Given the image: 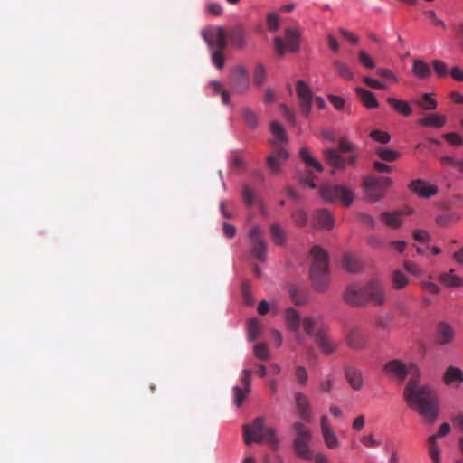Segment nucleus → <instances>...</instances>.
Wrapping results in <instances>:
<instances>
[{"label": "nucleus", "instance_id": "f3484780", "mask_svg": "<svg viewBox=\"0 0 463 463\" xmlns=\"http://www.w3.org/2000/svg\"><path fill=\"white\" fill-rule=\"evenodd\" d=\"M364 294L367 297V302L381 306L385 302V290L383 285L376 281L371 280L364 287Z\"/></svg>", "mask_w": 463, "mask_h": 463}, {"label": "nucleus", "instance_id": "6ab92c4d", "mask_svg": "<svg viewBox=\"0 0 463 463\" xmlns=\"http://www.w3.org/2000/svg\"><path fill=\"white\" fill-rule=\"evenodd\" d=\"M410 188L412 192L423 198H430L438 192L435 185H430L422 179H416L412 181L410 184Z\"/></svg>", "mask_w": 463, "mask_h": 463}, {"label": "nucleus", "instance_id": "aec40b11", "mask_svg": "<svg viewBox=\"0 0 463 463\" xmlns=\"http://www.w3.org/2000/svg\"><path fill=\"white\" fill-rule=\"evenodd\" d=\"M313 224L320 229L331 230L334 227L335 221L327 210L319 209L314 213Z\"/></svg>", "mask_w": 463, "mask_h": 463}, {"label": "nucleus", "instance_id": "c03bdc74", "mask_svg": "<svg viewBox=\"0 0 463 463\" xmlns=\"http://www.w3.org/2000/svg\"><path fill=\"white\" fill-rule=\"evenodd\" d=\"M242 117L248 127L251 128H256L258 127V117L250 109H243Z\"/></svg>", "mask_w": 463, "mask_h": 463}, {"label": "nucleus", "instance_id": "c756f323", "mask_svg": "<svg viewBox=\"0 0 463 463\" xmlns=\"http://www.w3.org/2000/svg\"><path fill=\"white\" fill-rule=\"evenodd\" d=\"M364 187L365 190V196L370 202H377L384 196L385 190L376 186L373 184H367L366 178L364 180Z\"/></svg>", "mask_w": 463, "mask_h": 463}, {"label": "nucleus", "instance_id": "58836bf2", "mask_svg": "<svg viewBox=\"0 0 463 463\" xmlns=\"http://www.w3.org/2000/svg\"><path fill=\"white\" fill-rule=\"evenodd\" d=\"M416 104L424 110H434L438 106L437 101L431 97L430 93H424L421 99L416 101Z\"/></svg>", "mask_w": 463, "mask_h": 463}, {"label": "nucleus", "instance_id": "9d476101", "mask_svg": "<svg viewBox=\"0 0 463 463\" xmlns=\"http://www.w3.org/2000/svg\"><path fill=\"white\" fill-rule=\"evenodd\" d=\"M202 36L209 48L226 49L228 34L221 26H209L202 31Z\"/></svg>", "mask_w": 463, "mask_h": 463}, {"label": "nucleus", "instance_id": "412c9836", "mask_svg": "<svg viewBox=\"0 0 463 463\" xmlns=\"http://www.w3.org/2000/svg\"><path fill=\"white\" fill-rule=\"evenodd\" d=\"M455 336L452 326L446 322H439L437 326V343L439 345L450 344Z\"/></svg>", "mask_w": 463, "mask_h": 463}, {"label": "nucleus", "instance_id": "2eb2a0df", "mask_svg": "<svg viewBox=\"0 0 463 463\" xmlns=\"http://www.w3.org/2000/svg\"><path fill=\"white\" fill-rule=\"evenodd\" d=\"M251 374H252L251 370L244 369L242 371V377H241V385L242 386L236 385L233 387L234 404L237 407H240L243 403L247 395L250 392Z\"/></svg>", "mask_w": 463, "mask_h": 463}, {"label": "nucleus", "instance_id": "4be33fe9", "mask_svg": "<svg viewBox=\"0 0 463 463\" xmlns=\"http://www.w3.org/2000/svg\"><path fill=\"white\" fill-rule=\"evenodd\" d=\"M443 382L447 386H458L463 383V372L460 368L449 365L444 372Z\"/></svg>", "mask_w": 463, "mask_h": 463}, {"label": "nucleus", "instance_id": "7c9ffc66", "mask_svg": "<svg viewBox=\"0 0 463 463\" xmlns=\"http://www.w3.org/2000/svg\"><path fill=\"white\" fill-rule=\"evenodd\" d=\"M440 282L448 288L463 287V279L454 274V269L445 272L439 277Z\"/></svg>", "mask_w": 463, "mask_h": 463}, {"label": "nucleus", "instance_id": "4468645a", "mask_svg": "<svg viewBox=\"0 0 463 463\" xmlns=\"http://www.w3.org/2000/svg\"><path fill=\"white\" fill-rule=\"evenodd\" d=\"M344 300L352 307H362L367 303L364 288L349 285L343 293Z\"/></svg>", "mask_w": 463, "mask_h": 463}, {"label": "nucleus", "instance_id": "dca6fc26", "mask_svg": "<svg viewBox=\"0 0 463 463\" xmlns=\"http://www.w3.org/2000/svg\"><path fill=\"white\" fill-rule=\"evenodd\" d=\"M345 341L349 347L361 350L366 347L368 336L360 327L352 326L346 331Z\"/></svg>", "mask_w": 463, "mask_h": 463}, {"label": "nucleus", "instance_id": "5701e85b", "mask_svg": "<svg viewBox=\"0 0 463 463\" xmlns=\"http://www.w3.org/2000/svg\"><path fill=\"white\" fill-rule=\"evenodd\" d=\"M345 375L348 383L354 391H359L363 387L364 379L362 372L357 368L346 366L345 368Z\"/></svg>", "mask_w": 463, "mask_h": 463}, {"label": "nucleus", "instance_id": "f03ea898", "mask_svg": "<svg viewBox=\"0 0 463 463\" xmlns=\"http://www.w3.org/2000/svg\"><path fill=\"white\" fill-rule=\"evenodd\" d=\"M310 253L313 257V262L310 267L312 283L316 290L324 291L329 283V256L327 252L318 245L314 246Z\"/></svg>", "mask_w": 463, "mask_h": 463}, {"label": "nucleus", "instance_id": "2f4dec72", "mask_svg": "<svg viewBox=\"0 0 463 463\" xmlns=\"http://www.w3.org/2000/svg\"><path fill=\"white\" fill-rule=\"evenodd\" d=\"M402 212H384L381 214V220L389 227L398 229L402 223Z\"/></svg>", "mask_w": 463, "mask_h": 463}, {"label": "nucleus", "instance_id": "a18cd8bd", "mask_svg": "<svg viewBox=\"0 0 463 463\" xmlns=\"http://www.w3.org/2000/svg\"><path fill=\"white\" fill-rule=\"evenodd\" d=\"M322 437H323L325 443L328 449H335L338 448V446H339L338 438L336 437V435L333 430L323 432Z\"/></svg>", "mask_w": 463, "mask_h": 463}, {"label": "nucleus", "instance_id": "473e14b6", "mask_svg": "<svg viewBox=\"0 0 463 463\" xmlns=\"http://www.w3.org/2000/svg\"><path fill=\"white\" fill-rule=\"evenodd\" d=\"M342 267L346 271L351 273L358 272L361 269L360 262L358 261L356 257L351 254H345L343 257Z\"/></svg>", "mask_w": 463, "mask_h": 463}, {"label": "nucleus", "instance_id": "774afa93", "mask_svg": "<svg viewBox=\"0 0 463 463\" xmlns=\"http://www.w3.org/2000/svg\"><path fill=\"white\" fill-rule=\"evenodd\" d=\"M328 99L335 109L341 110L344 109L345 101L342 97L336 95H329Z\"/></svg>", "mask_w": 463, "mask_h": 463}, {"label": "nucleus", "instance_id": "13d9d810", "mask_svg": "<svg viewBox=\"0 0 463 463\" xmlns=\"http://www.w3.org/2000/svg\"><path fill=\"white\" fill-rule=\"evenodd\" d=\"M267 165L269 171L273 174H278L280 171L281 162L274 156H269L266 158Z\"/></svg>", "mask_w": 463, "mask_h": 463}, {"label": "nucleus", "instance_id": "5fc2aeb1", "mask_svg": "<svg viewBox=\"0 0 463 463\" xmlns=\"http://www.w3.org/2000/svg\"><path fill=\"white\" fill-rule=\"evenodd\" d=\"M433 70L439 77L444 78L449 75V70L447 65L439 61L434 60L432 61Z\"/></svg>", "mask_w": 463, "mask_h": 463}, {"label": "nucleus", "instance_id": "423d86ee", "mask_svg": "<svg viewBox=\"0 0 463 463\" xmlns=\"http://www.w3.org/2000/svg\"><path fill=\"white\" fill-rule=\"evenodd\" d=\"M301 32L296 27H288L284 32V38H274V50L278 56L282 57L287 52L296 53L300 48Z\"/></svg>", "mask_w": 463, "mask_h": 463}, {"label": "nucleus", "instance_id": "20e7f679", "mask_svg": "<svg viewBox=\"0 0 463 463\" xmlns=\"http://www.w3.org/2000/svg\"><path fill=\"white\" fill-rule=\"evenodd\" d=\"M338 147L342 153H351V155L345 158L335 149L327 148L324 150L326 161L333 167L338 169H344L347 164L354 165L357 158V155L354 153V145L346 138L342 137L339 140Z\"/></svg>", "mask_w": 463, "mask_h": 463}, {"label": "nucleus", "instance_id": "ea45409f", "mask_svg": "<svg viewBox=\"0 0 463 463\" xmlns=\"http://www.w3.org/2000/svg\"><path fill=\"white\" fill-rule=\"evenodd\" d=\"M289 295L295 305L302 306L307 302V293L303 289L291 287L289 289Z\"/></svg>", "mask_w": 463, "mask_h": 463}, {"label": "nucleus", "instance_id": "7ed1b4c3", "mask_svg": "<svg viewBox=\"0 0 463 463\" xmlns=\"http://www.w3.org/2000/svg\"><path fill=\"white\" fill-rule=\"evenodd\" d=\"M244 442L247 445L251 442L262 443L267 442L273 450H276L279 440L276 436L274 428L264 427V418L257 417L251 425L243 426Z\"/></svg>", "mask_w": 463, "mask_h": 463}, {"label": "nucleus", "instance_id": "f257e3e1", "mask_svg": "<svg viewBox=\"0 0 463 463\" xmlns=\"http://www.w3.org/2000/svg\"><path fill=\"white\" fill-rule=\"evenodd\" d=\"M383 371L389 376L404 382L409 375L410 379L403 390V398L407 405L427 422L432 424L439 413V397L434 387L430 384H420L421 373L415 364L408 366L399 359H393L383 366Z\"/></svg>", "mask_w": 463, "mask_h": 463}, {"label": "nucleus", "instance_id": "4c0bfd02", "mask_svg": "<svg viewBox=\"0 0 463 463\" xmlns=\"http://www.w3.org/2000/svg\"><path fill=\"white\" fill-rule=\"evenodd\" d=\"M428 447L430 457L433 463H440L439 449L437 444L436 436H430L428 439Z\"/></svg>", "mask_w": 463, "mask_h": 463}, {"label": "nucleus", "instance_id": "09e8293b", "mask_svg": "<svg viewBox=\"0 0 463 463\" xmlns=\"http://www.w3.org/2000/svg\"><path fill=\"white\" fill-rule=\"evenodd\" d=\"M358 61L366 69L372 70L375 68L373 59L364 50L358 52Z\"/></svg>", "mask_w": 463, "mask_h": 463}, {"label": "nucleus", "instance_id": "0eeeda50", "mask_svg": "<svg viewBox=\"0 0 463 463\" xmlns=\"http://www.w3.org/2000/svg\"><path fill=\"white\" fill-rule=\"evenodd\" d=\"M299 156L301 160L306 164L307 171L303 174H298V181L306 186L316 188L317 184L314 182L316 176L315 173H321L324 170L320 162L316 160L308 152L306 147L300 149Z\"/></svg>", "mask_w": 463, "mask_h": 463}, {"label": "nucleus", "instance_id": "c9c22d12", "mask_svg": "<svg viewBox=\"0 0 463 463\" xmlns=\"http://www.w3.org/2000/svg\"><path fill=\"white\" fill-rule=\"evenodd\" d=\"M392 282L394 288L402 289L408 285L409 278L401 270H394L392 274Z\"/></svg>", "mask_w": 463, "mask_h": 463}, {"label": "nucleus", "instance_id": "f704fd0d", "mask_svg": "<svg viewBox=\"0 0 463 463\" xmlns=\"http://www.w3.org/2000/svg\"><path fill=\"white\" fill-rule=\"evenodd\" d=\"M376 155L383 161L393 162L400 157V153L396 150L379 147L375 150Z\"/></svg>", "mask_w": 463, "mask_h": 463}, {"label": "nucleus", "instance_id": "4d7b16f0", "mask_svg": "<svg viewBox=\"0 0 463 463\" xmlns=\"http://www.w3.org/2000/svg\"><path fill=\"white\" fill-rule=\"evenodd\" d=\"M442 137L453 146H459L463 145V137H461L458 133H446Z\"/></svg>", "mask_w": 463, "mask_h": 463}, {"label": "nucleus", "instance_id": "e2e57ef3", "mask_svg": "<svg viewBox=\"0 0 463 463\" xmlns=\"http://www.w3.org/2000/svg\"><path fill=\"white\" fill-rule=\"evenodd\" d=\"M242 198L248 207H251L254 203V195L249 185L242 188Z\"/></svg>", "mask_w": 463, "mask_h": 463}, {"label": "nucleus", "instance_id": "603ef678", "mask_svg": "<svg viewBox=\"0 0 463 463\" xmlns=\"http://www.w3.org/2000/svg\"><path fill=\"white\" fill-rule=\"evenodd\" d=\"M315 326H316V320L314 317H306L303 318L302 320V326H303V329L305 331V333L309 335V336H312L314 335L315 336V333H314V330H315Z\"/></svg>", "mask_w": 463, "mask_h": 463}, {"label": "nucleus", "instance_id": "69168bd1", "mask_svg": "<svg viewBox=\"0 0 463 463\" xmlns=\"http://www.w3.org/2000/svg\"><path fill=\"white\" fill-rule=\"evenodd\" d=\"M360 440L366 448H375L381 445V442L376 440L373 434L363 436Z\"/></svg>", "mask_w": 463, "mask_h": 463}, {"label": "nucleus", "instance_id": "e433bc0d", "mask_svg": "<svg viewBox=\"0 0 463 463\" xmlns=\"http://www.w3.org/2000/svg\"><path fill=\"white\" fill-rule=\"evenodd\" d=\"M261 332V325L259 319L250 318L248 322V338L254 341Z\"/></svg>", "mask_w": 463, "mask_h": 463}, {"label": "nucleus", "instance_id": "9b49d317", "mask_svg": "<svg viewBox=\"0 0 463 463\" xmlns=\"http://www.w3.org/2000/svg\"><path fill=\"white\" fill-rule=\"evenodd\" d=\"M249 239L251 244L252 254L260 262L267 260V244L263 240V232L258 225L253 226L249 232Z\"/></svg>", "mask_w": 463, "mask_h": 463}, {"label": "nucleus", "instance_id": "79ce46f5", "mask_svg": "<svg viewBox=\"0 0 463 463\" xmlns=\"http://www.w3.org/2000/svg\"><path fill=\"white\" fill-rule=\"evenodd\" d=\"M270 132L279 142H288L285 129L278 121H272L270 123Z\"/></svg>", "mask_w": 463, "mask_h": 463}, {"label": "nucleus", "instance_id": "de8ad7c7", "mask_svg": "<svg viewBox=\"0 0 463 463\" xmlns=\"http://www.w3.org/2000/svg\"><path fill=\"white\" fill-rule=\"evenodd\" d=\"M280 17L276 13H269L267 14V28L270 33H275L279 29Z\"/></svg>", "mask_w": 463, "mask_h": 463}, {"label": "nucleus", "instance_id": "49530a36", "mask_svg": "<svg viewBox=\"0 0 463 463\" xmlns=\"http://www.w3.org/2000/svg\"><path fill=\"white\" fill-rule=\"evenodd\" d=\"M334 67L337 74L346 80H352L354 78L353 72L350 71L348 66L341 61H335Z\"/></svg>", "mask_w": 463, "mask_h": 463}, {"label": "nucleus", "instance_id": "ddd939ff", "mask_svg": "<svg viewBox=\"0 0 463 463\" xmlns=\"http://www.w3.org/2000/svg\"><path fill=\"white\" fill-rule=\"evenodd\" d=\"M294 400L298 417L305 422H312L314 415L307 396L301 392H296L294 393Z\"/></svg>", "mask_w": 463, "mask_h": 463}, {"label": "nucleus", "instance_id": "39448f33", "mask_svg": "<svg viewBox=\"0 0 463 463\" xmlns=\"http://www.w3.org/2000/svg\"><path fill=\"white\" fill-rule=\"evenodd\" d=\"M292 430L296 435L293 446L297 455L304 460L313 459V453L309 449L312 439L310 429L301 421H295L292 424Z\"/></svg>", "mask_w": 463, "mask_h": 463}, {"label": "nucleus", "instance_id": "338daca9", "mask_svg": "<svg viewBox=\"0 0 463 463\" xmlns=\"http://www.w3.org/2000/svg\"><path fill=\"white\" fill-rule=\"evenodd\" d=\"M363 81L370 88L377 89V90H385L387 86L384 83H382L379 80H376L370 77H364Z\"/></svg>", "mask_w": 463, "mask_h": 463}, {"label": "nucleus", "instance_id": "a19ab883", "mask_svg": "<svg viewBox=\"0 0 463 463\" xmlns=\"http://www.w3.org/2000/svg\"><path fill=\"white\" fill-rule=\"evenodd\" d=\"M270 236L273 242L276 245L281 246L285 243L286 234L284 231L277 224H272L270 226Z\"/></svg>", "mask_w": 463, "mask_h": 463}, {"label": "nucleus", "instance_id": "72a5a7b5", "mask_svg": "<svg viewBox=\"0 0 463 463\" xmlns=\"http://www.w3.org/2000/svg\"><path fill=\"white\" fill-rule=\"evenodd\" d=\"M266 75L265 66L262 63H257L252 72L253 84L257 88H260L266 80Z\"/></svg>", "mask_w": 463, "mask_h": 463}, {"label": "nucleus", "instance_id": "864d4df0", "mask_svg": "<svg viewBox=\"0 0 463 463\" xmlns=\"http://www.w3.org/2000/svg\"><path fill=\"white\" fill-rule=\"evenodd\" d=\"M254 354L260 360H268L269 351L266 344L260 343L254 346Z\"/></svg>", "mask_w": 463, "mask_h": 463}, {"label": "nucleus", "instance_id": "b1692460", "mask_svg": "<svg viewBox=\"0 0 463 463\" xmlns=\"http://www.w3.org/2000/svg\"><path fill=\"white\" fill-rule=\"evenodd\" d=\"M386 102L395 112L403 117H410L413 112L411 106L406 100L388 97Z\"/></svg>", "mask_w": 463, "mask_h": 463}, {"label": "nucleus", "instance_id": "c85d7f7f", "mask_svg": "<svg viewBox=\"0 0 463 463\" xmlns=\"http://www.w3.org/2000/svg\"><path fill=\"white\" fill-rule=\"evenodd\" d=\"M445 123L446 117L439 114H429L419 120V124L423 127H432L436 128H442Z\"/></svg>", "mask_w": 463, "mask_h": 463}, {"label": "nucleus", "instance_id": "680f3d73", "mask_svg": "<svg viewBox=\"0 0 463 463\" xmlns=\"http://www.w3.org/2000/svg\"><path fill=\"white\" fill-rule=\"evenodd\" d=\"M292 219L298 226H304L307 223V213L302 210H298L292 213Z\"/></svg>", "mask_w": 463, "mask_h": 463}, {"label": "nucleus", "instance_id": "a211bd4d", "mask_svg": "<svg viewBox=\"0 0 463 463\" xmlns=\"http://www.w3.org/2000/svg\"><path fill=\"white\" fill-rule=\"evenodd\" d=\"M315 340L325 354L329 355L335 352L336 344L328 336L326 329H319L315 335Z\"/></svg>", "mask_w": 463, "mask_h": 463}, {"label": "nucleus", "instance_id": "f8f14e48", "mask_svg": "<svg viewBox=\"0 0 463 463\" xmlns=\"http://www.w3.org/2000/svg\"><path fill=\"white\" fill-rule=\"evenodd\" d=\"M296 92L299 99L300 111L304 116L307 117L312 107V90L306 82L303 80H298L296 83Z\"/></svg>", "mask_w": 463, "mask_h": 463}, {"label": "nucleus", "instance_id": "cd10ccee", "mask_svg": "<svg viewBox=\"0 0 463 463\" xmlns=\"http://www.w3.org/2000/svg\"><path fill=\"white\" fill-rule=\"evenodd\" d=\"M285 320L288 330L292 332L298 331L300 327V317L296 309L292 307L287 308L285 310Z\"/></svg>", "mask_w": 463, "mask_h": 463}, {"label": "nucleus", "instance_id": "0e129e2a", "mask_svg": "<svg viewBox=\"0 0 463 463\" xmlns=\"http://www.w3.org/2000/svg\"><path fill=\"white\" fill-rule=\"evenodd\" d=\"M405 270L414 276H421L423 274L422 269L415 263L411 261H405L403 264Z\"/></svg>", "mask_w": 463, "mask_h": 463}, {"label": "nucleus", "instance_id": "37998d69", "mask_svg": "<svg viewBox=\"0 0 463 463\" xmlns=\"http://www.w3.org/2000/svg\"><path fill=\"white\" fill-rule=\"evenodd\" d=\"M365 178L367 184H373L383 190L392 184V180L386 176H367Z\"/></svg>", "mask_w": 463, "mask_h": 463}, {"label": "nucleus", "instance_id": "8fccbe9b", "mask_svg": "<svg viewBox=\"0 0 463 463\" xmlns=\"http://www.w3.org/2000/svg\"><path fill=\"white\" fill-rule=\"evenodd\" d=\"M223 50L224 49H216L212 52V61L218 70H222L225 64Z\"/></svg>", "mask_w": 463, "mask_h": 463}, {"label": "nucleus", "instance_id": "052dcab7", "mask_svg": "<svg viewBox=\"0 0 463 463\" xmlns=\"http://www.w3.org/2000/svg\"><path fill=\"white\" fill-rule=\"evenodd\" d=\"M458 217L454 214H443L437 217L436 222L439 226L448 227L451 224L452 222L458 221Z\"/></svg>", "mask_w": 463, "mask_h": 463}, {"label": "nucleus", "instance_id": "bb28decb", "mask_svg": "<svg viewBox=\"0 0 463 463\" xmlns=\"http://www.w3.org/2000/svg\"><path fill=\"white\" fill-rule=\"evenodd\" d=\"M411 72L419 80H427L432 73L430 65L420 59L413 61Z\"/></svg>", "mask_w": 463, "mask_h": 463}, {"label": "nucleus", "instance_id": "6e6552de", "mask_svg": "<svg viewBox=\"0 0 463 463\" xmlns=\"http://www.w3.org/2000/svg\"><path fill=\"white\" fill-rule=\"evenodd\" d=\"M319 192L321 197L330 203L341 201L345 206H349L354 200L352 191L341 185L325 184L320 186Z\"/></svg>", "mask_w": 463, "mask_h": 463}, {"label": "nucleus", "instance_id": "6e6d98bb", "mask_svg": "<svg viewBox=\"0 0 463 463\" xmlns=\"http://www.w3.org/2000/svg\"><path fill=\"white\" fill-rule=\"evenodd\" d=\"M295 377L300 386H305L307 383V372L302 365H298L295 371Z\"/></svg>", "mask_w": 463, "mask_h": 463}, {"label": "nucleus", "instance_id": "1a4fd4ad", "mask_svg": "<svg viewBox=\"0 0 463 463\" xmlns=\"http://www.w3.org/2000/svg\"><path fill=\"white\" fill-rule=\"evenodd\" d=\"M229 86L234 94H243L249 90V74L244 66L237 65L232 68L229 77Z\"/></svg>", "mask_w": 463, "mask_h": 463}, {"label": "nucleus", "instance_id": "a878e982", "mask_svg": "<svg viewBox=\"0 0 463 463\" xmlns=\"http://www.w3.org/2000/svg\"><path fill=\"white\" fill-rule=\"evenodd\" d=\"M355 93L359 98L360 101L363 103V105L367 109L378 108L379 102L373 92L362 87H356Z\"/></svg>", "mask_w": 463, "mask_h": 463}, {"label": "nucleus", "instance_id": "bf43d9fd", "mask_svg": "<svg viewBox=\"0 0 463 463\" xmlns=\"http://www.w3.org/2000/svg\"><path fill=\"white\" fill-rule=\"evenodd\" d=\"M376 74L386 80H389V81H392V82H397L398 81V79L397 77L394 75V73L392 72V71H391L390 69H386V68H380L376 71Z\"/></svg>", "mask_w": 463, "mask_h": 463}, {"label": "nucleus", "instance_id": "3c124183", "mask_svg": "<svg viewBox=\"0 0 463 463\" xmlns=\"http://www.w3.org/2000/svg\"><path fill=\"white\" fill-rule=\"evenodd\" d=\"M370 137L381 144H388L391 140V136L387 132L377 129L370 133Z\"/></svg>", "mask_w": 463, "mask_h": 463}, {"label": "nucleus", "instance_id": "393cba45", "mask_svg": "<svg viewBox=\"0 0 463 463\" xmlns=\"http://www.w3.org/2000/svg\"><path fill=\"white\" fill-rule=\"evenodd\" d=\"M228 37L233 48L241 50L245 46V30L237 25L229 31Z\"/></svg>", "mask_w": 463, "mask_h": 463}]
</instances>
